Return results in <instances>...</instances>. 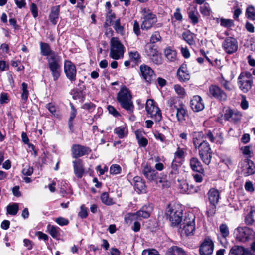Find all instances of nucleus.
<instances>
[{
	"instance_id": "22",
	"label": "nucleus",
	"mask_w": 255,
	"mask_h": 255,
	"mask_svg": "<svg viewBox=\"0 0 255 255\" xmlns=\"http://www.w3.org/2000/svg\"><path fill=\"white\" fill-rule=\"evenodd\" d=\"M241 112L237 110H232L230 109L226 110L224 114V119L226 120H231L234 122L240 120L241 118Z\"/></svg>"
},
{
	"instance_id": "17",
	"label": "nucleus",
	"mask_w": 255,
	"mask_h": 255,
	"mask_svg": "<svg viewBox=\"0 0 255 255\" xmlns=\"http://www.w3.org/2000/svg\"><path fill=\"white\" fill-rule=\"evenodd\" d=\"M73 158H77L90 153L91 150L89 148L79 145L74 144L71 149Z\"/></svg>"
},
{
	"instance_id": "26",
	"label": "nucleus",
	"mask_w": 255,
	"mask_h": 255,
	"mask_svg": "<svg viewBox=\"0 0 255 255\" xmlns=\"http://www.w3.org/2000/svg\"><path fill=\"white\" fill-rule=\"evenodd\" d=\"M190 166L194 171L203 174L204 172V168L199 159L196 157H192L190 160Z\"/></svg>"
},
{
	"instance_id": "43",
	"label": "nucleus",
	"mask_w": 255,
	"mask_h": 255,
	"mask_svg": "<svg viewBox=\"0 0 255 255\" xmlns=\"http://www.w3.org/2000/svg\"><path fill=\"white\" fill-rule=\"evenodd\" d=\"M22 90L21 99L24 102H26L28 98L29 92L27 90V84L25 82L22 83Z\"/></svg>"
},
{
	"instance_id": "8",
	"label": "nucleus",
	"mask_w": 255,
	"mask_h": 255,
	"mask_svg": "<svg viewBox=\"0 0 255 255\" xmlns=\"http://www.w3.org/2000/svg\"><path fill=\"white\" fill-rule=\"evenodd\" d=\"M151 208L143 207L141 210L136 213H128L125 216V221L127 224H130L136 220H141L142 218H147L149 217Z\"/></svg>"
},
{
	"instance_id": "60",
	"label": "nucleus",
	"mask_w": 255,
	"mask_h": 255,
	"mask_svg": "<svg viewBox=\"0 0 255 255\" xmlns=\"http://www.w3.org/2000/svg\"><path fill=\"white\" fill-rule=\"evenodd\" d=\"M78 215L81 218H85L88 216L87 209L84 205H82L80 207V211L78 213Z\"/></svg>"
},
{
	"instance_id": "5",
	"label": "nucleus",
	"mask_w": 255,
	"mask_h": 255,
	"mask_svg": "<svg viewBox=\"0 0 255 255\" xmlns=\"http://www.w3.org/2000/svg\"><path fill=\"white\" fill-rule=\"evenodd\" d=\"M238 85L244 93H247L251 90L253 86V77L249 71H242L238 77Z\"/></svg>"
},
{
	"instance_id": "15",
	"label": "nucleus",
	"mask_w": 255,
	"mask_h": 255,
	"mask_svg": "<svg viewBox=\"0 0 255 255\" xmlns=\"http://www.w3.org/2000/svg\"><path fill=\"white\" fill-rule=\"evenodd\" d=\"M64 72L66 77L73 82L76 80L77 70L75 65L69 60H65L64 66Z\"/></svg>"
},
{
	"instance_id": "36",
	"label": "nucleus",
	"mask_w": 255,
	"mask_h": 255,
	"mask_svg": "<svg viewBox=\"0 0 255 255\" xmlns=\"http://www.w3.org/2000/svg\"><path fill=\"white\" fill-rule=\"evenodd\" d=\"M246 250L242 246H235L231 249L229 255H244Z\"/></svg>"
},
{
	"instance_id": "46",
	"label": "nucleus",
	"mask_w": 255,
	"mask_h": 255,
	"mask_svg": "<svg viewBox=\"0 0 255 255\" xmlns=\"http://www.w3.org/2000/svg\"><path fill=\"white\" fill-rule=\"evenodd\" d=\"M234 77L233 72L231 71L229 77H227V79H224V88L230 90L233 89V85L230 83V81L232 80Z\"/></svg>"
},
{
	"instance_id": "32",
	"label": "nucleus",
	"mask_w": 255,
	"mask_h": 255,
	"mask_svg": "<svg viewBox=\"0 0 255 255\" xmlns=\"http://www.w3.org/2000/svg\"><path fill=\"white\" fill-rule=\"evenodd\" d=\"M209 93L216 99L220 100L222 99V90L217 86L211 85L209 87Z\"/></svg>"
},
{
	"instance_id": "7",
	"label": "nucleus",
	"mask_w": 255,
	"mask_h": 255,
	"mask_svg": "<svg viewBox=\"0 0 255 255\" xmlns=\"http://www.w3.org/2000/svg\"><path fill=\"white\" fill-rule=\"evenodd\" d=\"M125 52V47L118 38L112 37L110 40V52L109 56L113 59L122 58Z\"/></svg>"
},
{
	"instance_id": "12",
	"label": "nucleus",
	"mask_w": 255,
	"mask_h": 255,
	"mask_svg": "<svg viewBox=\"0 0 255 255\" xmlns=\"http://www.w3.org/2000/svg\"><path fill=\"white\" fill-rule=\"evenodd\" d=\"M146 55L156 64H160L162 62L161 55L159 53L156 47L152 44H147L145 48Z\"/></svg>"
},
{
	"instance_id": "31",
	"label": "nucleus",
	"mask_w": 255,
	"mask_h": 255,
	"mask_svg": "<svg viewBox=\"0 0 255 255\" xmlns=\"http://www.w3.org/2000/svg\"><path fill=\"white\" fill-rule=\"evenodd\" d=\"M114 133L118 135L119 138H123L127 136L128 130L126 125H122L117 127L114 129Z\"/></svg>"
},
{
	"instance_id": "19",
	"label": "nucleus",
	"mask_w": 255,
	"mask_h": 255,
	"mask_svg": "<svg viewBox=\"0 0 255 255\" xmlns=\"http://www.w3.org/2000/svg\"><path fill=\"white\" fill-rule=\"evenodd\" d=\"M190 107L194 112H198L204 108V104L201 97L198 95L194 96L190 100Z\"/></svg>"
},
{
	"instance_id": "6",
	"label": "nucleus",
	"mask_w": 255,
	"mask_h": 255,
	"mask_svg": "<svg viewBox=\"0 0 255 255\" xmlns=\"http://www.w3.org/2000/svg\"><path fill=\"white\" fill-rule=\"evenodd\" d=\"M166 215L169 219L171 225L175 226L180 223L182 220V210L178 206L169 205L166 209Z\"/></svg>"
},
{
	"instance_id": "13",
	"label": "nucleus",
	"mask_w": 255,
	"mask_h": 255,
	"mask_svg": "<svg viewBox=\"0 0 255 255\" xmlns=\"http://www.w3.org/2000/svg\"><path fill=\"white\" fill-rule=\"evenodd\" d=\"M142 173L149 182L156 180L158 177V173L148 163L142 164Z\"/></svg>"
},
{
	"instance_id": "37",
	"label": "nucleus",
	"mask_w": 255,
	"mask_h": 255,
	"mask_svg": "<svg viewBox=\"0 0 255 255\" xmlns=\"http://www.w3.org/2000/svg\"><path fill=\"white\" fill-rule=\"evenodd\" d=\"M101 199L102 203L107 205H111L115 203L114 199L110 197L107 192L103 193L101 194Z\"/></svg>"
},
{
	"instance_id": "39",
	"label": "nucleus",
	"mask_w": 255,
	"mask_h": 255,
	"mask_svg": "<svg viewBox=\"0 0 255 255\" xmlns=\"http://www.w3.org/2000/svg\"><path fill=\"white\" fill-rule=\"evenodd\" d=\"M48 232L53 238H57L59 235V228L50 224L47 227Z\"/></svg>"
},
{
	"instance_id": "27",
	"label": "nucleus",
	"mask_w": 255,
	"mask_h": 255,
	"mask_svg": "<svg viewBox=\"0 0 255 255\" xmlns=\"http://www.w3.org/2000/svg\"><path fill=\"white\" fill-rule=\"evenodd\" d=\"M208 199L211 205H216L219 199V193L217 189L214 188L211 189L208 193Z\"/></svg>"
},
{
	"instance_id": "45",
	"label": "nucleus",
	"mask_w": 255,
	"mask_h": 255,
	"mask_svg": "<svg viewBox=\"0 0 255 255\" xmlns=\"http://www.w3.org/2000/svg\"><path fill=\"white\" fill-rule=\"evenodd\" d=\"M246 16L251 20H255V8L253 6H249L246 11Z\"/></svg>"
},
{
	"instance_id": "38",
	"label": "nucleus",
	"mask_w": 255,
	"mask_h": 255,
	"mask_svg": "<svg viewBox=\"0 0 255 255\" xmlns=\"http://www.w3.org/2000/svg\"><path fill=\"white\" fill-rule=\"evenodd\" d=\"M200 12L203 16H210L212 11L209 4L207 3H205L201 6L200 7Z\"/></svg>"
},
{
	"instance_id": "29",
	"label": "nucleus",
	"mask_w": 255,
	"mask_h": 255,
	"mask_svg": "<svg viewBox=\"0 0 255 255\" xmlns=\"http://www.w3.org/2000/svg\"><path fill=\"white\" fill-rule=\"evenodd\" d=\"M204 134L202 132H195L193 134V142L195 148H197V146L205 142L204 140Z\"/></svg>"
},
{
	"instance_id": "30",
	"label": "nucleus",
	"mask_w": 255,
	"mask_h": 255,
	"mask_svg": "<svg viewBox=\"0 0 255 255\" xmlns=\"http://www.w3.org/2000/svg\"><path fill=\"white\" fill-rule=\"evenodd\" d=\"M166 255H187L183 249L176 246L169 248L167 252Z\"/></svg>"
},
{
	"instance_id": "20",
	"label": "nucleus",
	"mask_w": 255,
	"mask_h": 255,
	"mask_svg": "<svg viewBox=\"0 0 255 255\" xmlns=\"http://www.w3.org/2000/svg\"><path fill=\"white\" fill-rule=\"evenodd\" d=\"M140 70L142 77L147 82H151L155 78L154 71L150 67L146 65H141L140 67Z\"/></svg>"
},
{
	"instance_id": "34",
	"label": "nucleus",
	"mask_w": 255,
	"mask_h": 255,
	"mask_svg": "<svg viewBox=\"0 0 255 255\" xmlns=\"http://www.w3.org/2000/svg\"><path fill=\"white\" fill-rule=\"evenodd\" d=\"M166 58L170 62L175 61L177 59V52L175 50L169 47L164 51Z\"/></svg>"
},
{
	"instance_id": "42",
	"label": "nucleus",
	"mask_w": 255,
	"mask_h": 255,
	"mask_svg": "<svg viewBox=\"0 0 255 255\" xmlns=\"http://www.w3.org/2000/svg\"><path fill=\"white\" fill-rule=\"evenodd\" d=\"M177 182L178 184H177V186L178 188L181 190V192L183 193H186L188 191V188L189 185L187 181L184 180H177Z\"/></svg>"
},
{
	"instance_id": "33",
	"label": "nucleus",
	"mask_w": 255,
	"mask_h": 255,
	"mask_svg": "<svg viewBox=\"0 0 255 255\" xmlns=\"http://www.w3.org/2000/svg\"><path fill=\"white\" fill-rule=\"evenodd\" d=\"M187 149L186 148H181L180 146H178L176 151L175 152L174 155V160H183L186 154Z\"/></svg>"
},
{
	"instance_id": "24",
	"label": "nucleus",
	"mask_w": 255,
	"mask_h": 255,
	"mask_svg": "<svg viewBox=\"0 0 255 255\" xmlns=\"http://www.w3.org/2000/svg\"><path fill=\"white\" fill-rule=\"evenodd\" d=\"M178 79L182 82H185L190 79V76L187 70L186 65H182L177 72Z\"/></svg>"
},
{
	"instance_id": "21",
	"label": "nucleus",
	"mask_w": 255,
	"mask_h": 255,
	"mask_svg": "<svg viewBox=\"0 0 255 255\" xmlns=\"http://www.w3.org/2000/svg\"><path fill=\"white\" fill-rule=\"evenodd\" d=\"M74 173L78 178H81L85 172L83 161L81 159L73 161Z\"/></svg>"
},
{
	"instance_id": "62",
	"label": "nucleus",
	"mask_w": 255,
	"mask_h": 255,
	"mask_svg": "<svg viewBox=\"0 0 255 255\" xmlns=\"http://www.w3.org/2000/svg\"><path fill=\"white\" fill-rule=\"evenodd\" d=\"M181 9L179 8H177L175 12L173 14L174 18L177 21H181L182 20V15L181 13Z\"/></svg>"
},
{
	"instance_id": "57",
	"label": "nucleus",
	"mask_w": 255,
	"mask_h": 255,
	"mask_svg": "<svg viewBox=\"0 0 255 255\" xmlns=\"http://www.w3.org/2000/svg\"><path fill=\"white\" fill-rule=\"evenodd\" d=\"M241 107L244 110H246L248 108L249 103L247 100H246V97L244 95H241Z\"/></svg>"
},
{
	"instance_id": "59",
	"label": "nucleus",
	"mask_w": 255,
	"mask_h": 255,
	"mask_svg": "<svg viewBox=\"0 0 255 255\" xmlns=\"http://www.w3.org/2000/svg\"><path fill=\"white\" fill-rule=\"evenodd\" d=\"M55 221L60 226L67 225L69 223V221L67 219L61 217L57 218Z\"/></svg>"
},
{
	"instance_id": "40",
	"label": "nucleus",
	"mask_w": 255,
	"mask_h": 255,
	"mask_svg": "<svg viewBox=\"0 0 255 255\" xmlns=\"http://www.w3.org/2000/svg\"><path fill=\"white\" fill-rule=\"evenodd\" d=\"M188 16L189 19L191 20V22L193 24H196L198 23L200 15L197 11L194 10L189 11L188 13Z\"/></svg>"
},
{
	"instance_id": "14",
	"label": "nucleus",
	"mask_w": 255,
	"mask_h": 255,
	"mask_svg": "<svg viewBox=\"0 0 255 255\" xmlns=\"http://www.w3.org/2000/svg\"><path fill=\"white\" fill-rule=\"evenodd\" d=\"M242 173L245 176H248L255 173V165L253 162L248 159L242 161L240 163Z\"/></svg>"
},
{
	"instance_id": "2",
	"label": "nucleus",
	"mask_w": 255,
	"mask_h": 255,
	"mask_svg": "<svg viewBox=\"0 0 255 255\" xmlns=\"http://www.w3.org/2000/svg\"><path fill=\"white\" fill-rule=\"evenodd\" d=\"M117 99L121 106L129 113L133 112L134 106L130 91L125 86L121 88L117 94Z\"/></svg>"
},
{
	"instance_id": "25",
	"label": "nucleus",
	"mask_w": 255,
	"mask_h": 255,
	"mask_svg": "<svg viewBox=\"0 0 255 255\" xmlns=\"http://www.w3.org/2000/svg\"><path fill=\"white\" fill-rule=\"evenodd\" d=\"M133 184L135 190L138 192L145 191V183L143 179L139 176H136L133 179Z\"/></svg>"
},
{
	"instance_id": "1",
	"label": "nucleus",
	"mask_w": 255,
	"mask_h": 255,
	"mask_svg": "<svg viewBox=\"0 0 255 255\" xmlns=\"http://www.w3.org/2000/svg\"><path fill=\"white\" fill-rule=\"evenodd\" d=\"M40 47L41 54L47 57L48 66L53 80L56 81L60 76L61 57L55 51L52 50L50 45L46 43L40 42Z\"/></svg>"
},
{
	"instance_id": "51",
	"label": "nucleus",
	"mask_w": 255,
	"mask_h": 255,
	"mask_svg": "<svg viewBox=\"0 0 255 255\" xmlns=\"http://www.w3.org/2000/svg\"><path fill=\"white\" fill-rule=\"evenodd\" d=\"M114 28L117 33L121 34H124V28L121 25L120 20L119 19L116 20Z\"/></svg>"
},
{
	"instance_id": "50",
	"label": "nucleus",
	"mask_w": 255,
	"mask_h": 255,
	"mask_svg": "<svg viewBox=\"0 0 255 255\" xmlns=\"http://www.w3.org/2000/svg\"><path fill=\"white\" fill-rule=\"evenodd\" d=\"M176 93L181 98H184L186 96L185 89L179 84L175 85L174 86Z\"/></svg>"
},
{
	"instance_id": "3",
	"label": "nucleus",
	"mask_w": 255,
	"mask_h": 255,
	"mask_svg": "<svg viewBox=\"0 0 255 255\" xmlns=\"http://www.w3.org/2000/svg\"><path fill=\"white\" fill-rule=\"evenodd\" d=\"M195 220L196 216L193 213L186 214L179 230L182 236L193 235L194 234L196 229Z\"/></svg>"
},
{
	"instance_id": "47",
	"label": "nucleus",
	"mask_w": 255,
	"mask_h": 255,
	"mask_svg": "<svg viewBox=\"0 0 255 255\" xmlns=\"http://www.w3.org/2000/svg\"><path fill=\"white\" fill-rule=\"evenodd\" d=\"M179 103H183L180 102L178 99L175 98L170 99L168 102L169 106L172 110H176L178 108V107H179Z\"/></svg>"
},
{
	"instance_id": "4",
	"label": "nucleus",
	"mask_w": 255,
	"mask_h": 255,
	"mask_svg": "<svg viewBox=\"0 0 255 255\" xmlns=\"http://www.w3.org/2000/svg\"><path fill=\"white\" fill-rule=\"evenodd\" d=\"M142 23L141 28L143 30L151 29L157 22L156 15L148 8L143 7L140 11Z\"/></svg>"
},
{
	"instance_id": "10",
	"label": "nucleus",
	"mask_w": 255,
	"mask_h": 255,
	"mask_svg": "<svg viewBox=\"0 0 255 255\" xmlns=\"http://www.w3.org/2000/svg\"><path fill=\"white\" fill-rule=\"evenodd\" d=\"M236 239L241 242H246L254 238L255 232L247 227H239L234 232Z\"/></svg>"
},
{
	"instance_id": "9",
	"label": "nucleus",
	"mask_w": 255,
	"mask_h": 255,
	"mask_svg": "<svg viewBox=\"0 0 255 255\" xmlns=\"http://www.w3.org/2000/svg\"><path fill=\"white\" fill-rule=\"evenodd\" d=\"M146 110L149 117L153 119L155 122H159L162 118L161 111L159 108L155 105L153 100L148 99L146 101Z\"/></svg>"
},
{
	"instance_id": "54",
	"label": "nucleus",
	"mask_w": 255,
	"mask_h": 255,
	"mask_svg": "<svg viewBox=\"0 0 255 255\" xmlns=\"http://www.w3.org/2000/svg\"><path fill=\"white\" fill-rule=\"evenodd\" d=\"M46 108L49 111L50 113H51L54 116H58V114L57 113V108L56 107L51 103H48L46 105Z\"/></svg>"
},
{
	"instance_id": "18",
	"label": "nucleus",
	"mask_w": 255,
	"mask_h": 255,
	"mask_svg": "<svg viewBox=\"0 0 255 255\" xmlns=\"http://www.w3.org/2000/svg\"><path fill=\"white\" fill-rule=\"evenodd\" d=\"M238 49V42L232 37H228L224 40V50L228 54L235 52Z\"/></svg>"
},
{
	"instance_id": "53",
	"label": "nucleus",
	"mask_w": 255,
	"mask_h": 255,
	"mask_svg": "<svg viewBox=\"0 0 255 255\" xmlns=\"http://www.w3.org/2000/svg\"><path fill=\"white\" fill-rule=\"evenodd\" d=\"M135 134L139 145L143 147H145V146H146L148 143V141L147 139L144 137H140L137 131H136Z\"/></svg>"
},
{
	"instance_id": "49",
	"label": "nucleus",
	"mask_w": 255,
	"mask_h": 255,
	"mask_svg": "<svg viewBox=\"0 0 255 255\" xmlns=\"http://www.w3.org/2000/svg\"><path fill=\"white\" fill-rule=\"evenodd\" d=\"M70 106L71 108V111L70 112V115L69 119V126L70 128H71L73 126L72 122L77 114V110L71 103H70Z\"/></svg>"
},
{
	"instance_id": "55",
	"label": "nucleus",
	"mask_w": 255,
	"mask_h": 255,
	"mask_svg": "<svg viewBox=\"0 0 255 255\" xmlns=\"http://www.w3.org/2000/svg\"><path fill=\"white\" fill-rule=\"evenodd\" d=\"M33 172V168L29 165H26L22 170V173L27 176H30Z\"/></svg>"
},
{
	"instance_id": "63",
	"label": "nucleus",
	"mask_w": 255,
	"mask_h": 255,
	"mask_svg": "<svg viewBox=\"0 0 255 255\" xmlns=\"http://www.w3.org/2000/svg\"><path fill=\"white\" fill-rule=\"evenodd\" d=\"M199 187L192 185H189L187 194H194L198 192Z\"/></svg>"
},
{
	"instance_id": "41",
	"label": "nucleus",
	"mask_w": 255,
	"mask_h": 255,
	"mask_svg": "<svg viewBox=\"0 0 255 255\" xmlns=\"http://www.w3.org/2000/svg\"><path fill=\"white\" fill-rule=\"evenodd\" d=\"M130 59L136 64L141 62L140 55L137 51H131L129 53Z\"/></svg>"
},
{
	"instance_id": "23",
	"label": "nucleus",
	"mask_w": 255,
	"mask_h": 255,
	"mask_svg": "<svg viewBox=\"0 0 255 255\" xmlns=\"http://www.w3.org/2000/svg\"><path fill=\"white\" fill-rule=\"evenodd\" d=\"M176 117L179 122L182 123L186 120L187 111L183 103H179V107L176 110Z\"/></svg>"
},
{
	"instance_id": "11",
	"label": "nucleus",
	"mask_w": 255,
	"mask_h": 255,
	"mask_svg": "<svg viewBox=\"0 0 255 255\" xmlns=\"http://www.w3.org/2000/svg\"><path fill=\"white\" fill-rule=\"evenodd\" d=\"M200 158L206 165H209L212 159V152L211 147L207 142H203L199 146H197Z\"/></svg>"
},
{
	"instance_id": "35",
	"label": "nucleus",
	"mask_w": 255,
	"mask_h": 255,
	"mask_svg": "<svg viewBox=\"0 0 255 255\" xmlns=\"http://www.w3.org/2000/svg\"><path fill=\"white\" fill-rule=\"evenodd\" d=\"M182 37L184 40L190 45L195 44L194 35L190 31H186L183 32Z\"/></svg>"
},
{
	"instance_id": "44",
	"label": "nucleus",
	"mask_w": 255,
	"mask_h": 255,
	"mask_svg": "<svg viewBox=\"0 0 255 255\" xmlns=\"http://www.w3.org/2000/svg\"><path fill=\"white\" fill-rule=\"evenodd\" d=\"M18 205L17 203L9 205L7 207V212L12 215H15L18 211Z\"/></svg>"
},
{
	"instance_id": "28",
	"label": "nucleus",
	"mask_w": 255,
	"mask_h": 255,
	"mask_svg": "<svg viewBox=\"0 0 255 255\" xmlns=\"http://www.w3.org/2000/svg\"><path fill=\"white\" fill-rule=\"evenodd\" d=\"M60 13V6H53L51 8L49 14V19L51 22L54 25L56 24Z\"/></svg>"
},
{
	"instance_id": "56",
	"label": "nucleus",
	"mask_w": 255,
	"mask_h": 255,
	"mask_svg": "<svg viewBox=\"0 0 255 255\" xmlns=\"http://www.w3.org/2000/svg\"><path fill=\"white\" fill-rule=\"evenodd\" d=\"M142 255H160V254L156 250L146 249L143 251Z\"/></svg>"
},
{
	"instance_id": "48",
	"label": "nucleus",
	"mask_w": 255,
	"mask_h": 255,
	"mask_svg": "<svg viewBox=\"0 0 255 255\" xmlns=\"http://www.w3.org/2000/svg\"><path fill=\"white\" fill-rule=\"evenodd\" d=\"M122 171L121 166L116 164H112L110 167L109 172L112 175H117L120 174Z\"/></svg>"
},
{
	"instance_id": "52",
	"label": "nucleus",
	"mask_w": 255,
	"mask_h": 255,
	"mask_svg": "<svg viewBox=\"0 0 255 255\" xmlns=\"http://www.w3.org/2000/svg\"><path fill=\"white\" fill-rule=\"evenodd\" d=\"M161 39L160 35L158 32H154L151 35L150 39V44L155 43L159 41Z\"/></svg>"
},
{
	"instance_id": "64",
	"label": "nucleus",
	"mask_w": 255,
	"mask_h": 255,
	"mask_svg": "<svg viewBox=\"0 0 255 255\" xmlns=\"http://www.w3.org/2000/svg\"><path fill=\"white\" fill-rule=\"evenodd\" d=\"M95 108V104L92 103H85L83 106L82 108L87 110L90 112L93 111Z\"/></svg>"
},
{
	"instance_id": "61",
	"label": "nucleus",
	"mask_w": 255,
	"mask_h": 255,
	"mask_svg": "<svg viewBox=\"0 0 255 255\" xmlns=\"http://www.w3.org/2000/svg\"><path fill=\"white\" fill-rule=\"evenodd\" d=\"M61 187L60 188V192L62 194L63 196L64 195V194L66 193V191L67 190L69 186L68 183L66 181H62L61 182Z\"/></svg>"
},
{
	"instance_id": "16",
	"label": "nucleus",
	"mask_w": 255,
	"mask_h": 255,
	"mask_svg": "<svg viewBox=\"0 0 255 255\" xmlns=\"http://www.w3.org/2000/svg\"><path fill=\"white\" fill-rule=\"evenodd\" d=\"M214 250V244L212 240L207 237L201 244L199 253L201 255H211Z\"/></svg>"
},
{
	"instance_id": "58",
	"label": "nucleus",
	"mask_w": 255,
	"mask_h": 255,
	"mask_svg": "<svg viewBox=\"0 0 255 255\" xmlns=\"http://www.w3.org/2000/svg\"><path fill=\"white\" fill-rule=\"evenodd\" d=\"M244 187L245 190L249 192H253L255 190L253 184L250 181H247L246 182Z\"/></svg>"
}]
</instances>
